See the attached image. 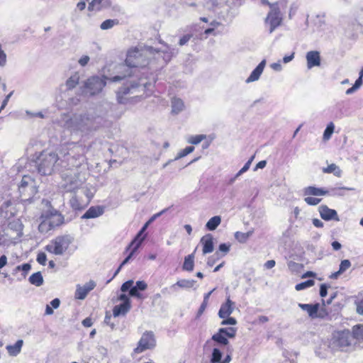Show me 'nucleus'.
Masks as SVG:
<instances>
[{
	"label": "nucleus",
	"mask_w": 363,
	"mask_h": 363,
	"mask_svg": "<svg viewBox=\"0 0 363 363\" xmlns=\"http://www.w3.org/2000/svg\"><path fill=\"white\" fill-rule=\"evenodd\" d=\"M103 117L90 113L74 114L65 122V127L72 135H80L82 138L89 137L104 125Z\"/></svg>",
	"instance_id": "obj_1"
},
{
	"label": "nucleus",
	"mask_w": 363,
	"mask_h": 363,
	"mask_svg": "<svg viewBox=\"0 0 363 363\" xmlns=\"http://www.w3.org/2000/svg\"><path fill=\"white\" fill-rule=\"evenodd\" d=\"M155 49L152 47L131 48L127 53L125 64H121L116 67V74L111 79L113 82L122 80L133 73L131 69L145 67L148 65L147 55H153Z\"/></svg>",
	"instance_id": "obj_2"
},
{
	"label": "nucleus",
	"mask_w": 363,
	"mask_h": 363,
	"mask_svg": "<svg viewBox=\"0 0 363 363\" xmlns=\"http://www.w3.org/2000/svg\"><path fill=\"white\" fill-rule=\"evenodd\" d=\"M89 147L79 143H72L65 145L62 149V154L66 157L68 165L78 168L84 161L85 153Z\"/></svg>",
	"instance_id": "obj_3"
},
{
	"label": "nucleus",
	"mask_w": 363,
	"mask_h": 363,
	"mask_svg": "<svg viewBox=\"0 0 363 363\" xmlns=\"http://www.w3.org/2000/svg\"><path fill=\"white\" fill-rule=\"evenodd\" d=\"M147 84H149L147 82H140L137 84L131 82L130 84L123 86L117 91L118 102L119 104H126L129 102L137 101L139 99V95L129 96L139 93L140 88L142 91H144V89Z\"/></svg>",
	"instance_id": "obj_4"
},
{
	"label": "nucleus",
	"mask_w": 363,
	"mask_h": 363,
	"mask_svg": "<svg viewBox=\"0 0 363 363\" xmlns=\"http://www.w3.org/2000/svg\"><path fill=\"white\" fill-rule=\"evenodd\" d=\"M19 197L24 203H30L38 193V184L29 175H24L18 186Z\"/></svg>",
	"instance_id": "obj_5"
},
{
	"label": "nucleus",
	"mask_w": 363,
	"mask_h": 363,
	"mask_svg": "<svg viewBox=\"0 0 363 363\" xmlns=\"http://www.w3.org/2000/svg\"><path fill=\"white\" fill-rule=\"evenodd\" d=\"M62 181L61 187L65 191H74L76 189H81L85 181V177L78 169H70L64 172L62 176Z\"/></svg>",
	"instance_id": "obj_6"
},
{
	"label": "nucleus",
	"mask_w": 363,
	"mask_h": 363,
	"mask_svg": "<svg viewBox=\"0 0 363 363\" xmlns=\"http://www.w3.org/2000/svg\"><path fill=\"white\" fill-rule=\"evenodd\" d=\"M58 160L59 157L56 153L46 151L42 152L36 162L38 172L42 175L51 174L57 166Z\"/></svg>",
	"instance_id": "obj_7"
},
{
	"label": "nucleus",
	"mask_w": 363,
	"mask_h": 363,
	"mask_svg": "<svg viewBox=\"0 0 363 363\" xmlns=\"http://www.w3.org/2000/svg\"><path fill=\"white\" fill-rule=\"evenodd\" d=\"M74 241L70 235H64L56 237L45 247V250L55 255H63Z\"/></svg>",
	"instance_id": "obj_8"
},
{
	"label": "nucleus",
	"mask_w": 363,
	"mask_h": 363,
	"mask_svg": "<svg viewBox=\"0 0 363 363\" xmlns=\"http://www.w3.org/2000/svg\"><path fill=\"white\" fill-rule=\"evenodd\" d=\"M94 196L93 192L88 187H82L80 191L74 193L69 200V205L72 209H84L90 202Z\"/></svg>",
	"instance_id": "obj_9"
},
{
	"label": "nucleus",
	"mask_w": 363,
	"mask_h": 363,
	"mask_svg": "<svg viewBox=\"0 0 363 363\" xmlns=\"http://www.w3.org/2000/svg\"><path fill=\"white\" fill-rule=\"evenodd\" d=\"M113 77H108L103 76L102 77L94 76L87 79L84 84V92L86 94L94 95L99 93L106 85V80L113 82L111 79Z\"/></svg>",
	"instance_id": "obj_10"
},
{
	"label": "nucleus",
	"mask_w": 363,
	"mask_h": 363,
	"mask_svg": "<svg viewBox=\"0 0 363 363\" xmlns=\"http://www.w3.org/2000/svg\"><path fill=\"white\" fill-rule=\"evenodd\" d=\"M282 21V14L280 11L278 3H273L270 5V11L264 20L265 24L269 26V33L274 32L277 28L281 26Z\"/></svg>",
	"instance_id": "obj_11"
},
{
	"label": "nucleus",
	"mask_w": 363,
	"mask_h": 363,
	"mask_svg": "<svg viewBox=\"0 0 363 363\" xmlns=\"http://www.w3.org/2000/svg\"><path fill=\"white\" fill-rule=\"evenodd\" d=\"M352 335L348 330L340 331L334 334L332 344L334 347L347 351L353 344Z\"/></svg>",
	"instance_id": "obj_12"
},
{
	"label": "nucleus",
	"mask_w": 363,
	"mask_h": 363,
	"mask_svg": "<svg viewBox=\"0 0 363 363\" xmlns=\"http://www.w3.org/2000/svg\"><path fill=\"white\" fill-rule=\"evenodd\" d=\"M23 224L19 218L9 221L5 230V235L9 240H17L23 235Z\"/></svg>",
	"instance_id": "obj_13"
},
{
	"label": "nucleus",
	"mask_w": 363,
	"mask_h": 363,
	"mask_svg": "<svg viewBox=\"0 0 363 363\" xmlns=\"http://www.w3.org/2000/svg\"><path fill=\"white\" fill-rule=\"evenodd\" d=\"M155 346V340L152 332H146L142 335L135 352L140 353Z\"/></svg>",
	"instance_id": "obj_14"
},
{
	"label": "nucleus",
	"mask_w": 363,
	"mask_h": 363,
	"mask_svg": "<svg viewBox=\"0 0 363 363\" xmlns=\"http://www.w3.org/2000/svg\"><path fill=\"white\" fill-rule=\"evenodd\" d=\"M96 286V282L93 280H90L84 286L77 284L74 293V298L76 299L84 300L86 297L87 294L92 291Z\"/></svg>",
	"instance_id": "obj_15"
},
{
	"label": "nucleus",
	"mask_w": 363,
	"mask_h": 363,
	"mask_svg": "<svg viewBox=\"0 0 363 363\" xmlns=\"http://www.w3.org/2000/svg\"><path fill=\"white\" fill-rule=\"evenodd\" d=\"M318 211L322 219L325 220L339 221L340 218L335 210L328 208L326 205H321L318 207Z\"/></svg>",
	"instance_id": "obj_16"
},
{
	"label": "nucleus",
	"mask_w": 363,
	"mask_h": 363,
	"mask_svg": "<svg viewBox=\"0 0 363 363\" xmlns=\"http://www.w3.org/2000/svg\"><path fill=\"white\" fill-rule=\"evenodd\" d=\"M45 215L54 228L61 225L65 222L64 216L55 209L50 211Z\"/></svg>",
	"instance_id": "obj_17"
},
{
	"label": "nucleus",
	"mask_w": 363,
	"mask_h": 363,
	"mask_svg": "<svg viewBox=\"0 0 363 363\" xmlns=\"http://www.w3.org/2000/svg\"><path fill=\"white\" fill-rule=\"evenodd\" d=\"M306 59L308 69L320 65V56L318 51L313 50L308 52L306 55Z\"/></svg>",
	"instance_id": "obj_18"
},
{
	"label": "nucleus",
	"mask_w": 363,
	"mask_h": 363,
	"mask_svg": "<svg viewBox=\"0 0 363 363\" xmlns=\"http://www.w3.org/2000/svg\"><path fill=\"white\" fill-rule=\"evenodd\" d=\"M234 302H233L228 297L225 303H223L218 311V316L220 318H226L230 316L234 311Z\"/></svg>",
	"instance_id": "obj_19"
},
{
	"label": "nucleus",
	"mask_w": 363,
	"mask_h": 363,
	"mask_svg": "<svg viewBox=\"0 0 363 363\" xmlns=\"http://www.w3.org/2000/svg\"><path fill=\"white\" fill-rule=\"evenodd\" d=\"M213 238L211 234H207L201 239V243L203 245V254H208L213 251Z\"/></svg>",
	"instance_id": "obj_20"
},
{
	"label": "nucleus",
	"mask_w": 363,
	"mask_h": 363,
	"mask_svg": "<svg viewBox=\"0 0 363 363\" xmlns=\"http://www.w3.org/2000/svg\"><path fill=\"white\" fill-rule=\"evenodd\" d=\"M111 6V0H92L89 4L88 9L99 11L109 8Z\"/></svg>",
	"instance_id": "obj_21"
},
{
	"label": "nucleus",
	"mask_w": 363,
	"mask_h": 363,
	"mask_svg": "<svg viewBox=\"0 0 363 363\" xmlns=\"http://www.w3.org/2000/svg\"><path fill=\"white\" fill-rule=\"evenodd\" d=\"M266 65V60H263L257 67L256 68L251 72L250 75L248 77V78L245 80L246 83H250L255 81H257L262 73L263 72V70L264 69Z\"/></svg>",
	"instance_id": "obj_22"
},
{
	"label": "nucleus",
	"mask_w": 363,
	"mask_h": 363,
	"mask_svg": "<svg viewBox=\"0 0 363 363\" xmlns=\"http://www.w3.org/2000/svg\"><path fill=\"white\" fill-rule=\"evenodd\" d=\"M160 43L164 45L166 47V49L162 51L155 49L154 53L162 52L163 54L162 57L165 63H167L171 60L172 57L177 53V51L174 48H171L169 45L164 43L162 40H160Z\"/></svg>",
	"instance_id": "obj_23"
},
{
	"label": "nucleus",
	"mask_w": 363,
	"mask_h": 363,
	"mask_svg": "<svg viewBox=\"0 0 363 363\" xmlns=\"http://www.w3.org/2000/svg\"><path fill=\"white\" fill-rule=\"evenodd\" d=\"M319 304H306V303H298V307L303 311H305L311 318H316L318 317V311L319 309Z\"/></svg>",
	"instance_id": "obj_24"
},
{
	"label": "nucleus",
	"mask_w": 363,
	"mask_h": 363,
	"mask_svg": "<svg viewBox=\"0 0 363 363\" xmlns=\"http://www.w3.org/2000/svg\"><path fill=\"white\" fill-rule=\"evenodd\" d=\"M150 223H148V222L147 221L143 226V228L140 229V230L138 232L135 239L130 242V246H134V250H137L140 246L143 241L145 240L146 235H143V233H145Z\"/></svg>",
	"instance_id": "obj_25"
},
{
	"label": "nucleus",
	"mask_w": 363,
	"mask_h": 363,
	"mask_svg": "<svg viewBox=\"0 0 363 363\" xmlns=\"http://www.w3.org/2000/svg\"><path fill=\"white\" fill-rule=\"evenodd\" d=\"M130 303H122L113 307V315L114 317L125 315L130 309Z\"/></svg>",
	"instance_id": "obj_26"
},
{
	"label": "nucleus",
	"mask_w": 363,
	"mask_h": 363,
	"mask_svg": "<svg viewBox=\"0 0 363 363\" xmlns=\"http://www.w3.org/2000/svg\"><path fill=\"white\" fill-rule=\"evenodd\" d=\"M104 213V209L100 206H91L82 216L83 219L94 218L101 216Z\"/></svg>",
	"instance_id": "obj_27"
},
{
	"label": "nucleus",
	"mask_w": 363,
	"mask_h": 363,
	"mask_svg": "<svg viewBox=\"0 0 363 363\" xmlns=\"http://www.w3.org/2000/svg\"><path fill=\"white\" fill-rule=\"evenodd\" d=\"M304 196H325L328 194V191L323 188L315 186H308L303 190Z\"/></svg>",
	"instance_id": "obj_28"
},
{
	"label": "nucleus",
	"mask_w": 363,
	"mask_h": 363,
	"mask_svg": "<svg viewBox=\"0 0 363 363\" xmlns=\"http://www.w3.org/2000/svg\"><path fill=\"white\" fill-rule=\"evenodd\" d=\"M171 106L172 113L174 114L179 113L185 107L184 101L181 99L177 97L172 98L171 101Z\"/></svg>",
	"instance_id": "obj_29"
},
{
	"label": "nucleus",
	"mask_w": 363,
	"mask_h": 363,
	"mask_svg": "<svg viewBox=\"0 0 363 363\" xmlns=\"http://www.w3.org/2000/svg\"><path fill=\"white\" fill-rule=\"evenodd\" d=\"M23 345V340H18L14 345H7L6 348L11 356L16 357L21 352Z\"/></svg>",
	"instance_id": "obj_30"
},
{
	"label": "nucleus",
	"mask_w": 363,
	"mask_h": 363,
	"mask_svg": "<svg viewBox=\"0 0 363 363\" xmlns=\"http://www.w3.org/2000/svg\"><path fill=\"white\" fill-rule=\"evenodd\" d=\"M351 267V262L349 259H344L340 262L339 270L334 273H332L330 275V278L333 279H336L339 277L340 274L344 273L346 270H347Z\"/></svg>",
	"instance_id": "obj_31"
},
{
	"label": "nucleus",
	"mask_w": 363,
	"mask_h": 363,
	"mask_svg": "<svg viewBox=\"0 0 363 363\" xmlns=\"http://www.w3.org/2000/svg\"><path fill=\"white\" fill-rule=\"evenodd\" d=\"M41 218L43 220L39 224L38 230L41 233H48V231L54 229L52 225H51L50 222L48 219V218L45 216V214H43L41 216Z\"/></svg>",
	"instance_id": "obj_32"
},
{
	"label": "nucleus",
	"mask_w": 363,
	"mask_h": 363,
	"mask_svg": "<svg viewBox=\"0 0 363 363\" xmlns=\"http://www.w3.org/2000/svg\"><path fill=\"white\" fill-rule=\"evenodd\" d=\"M194 267V253L185 257L183 264V269L188 272H192Z\"/></svg>",
	"instance_id": "obj_33"
},
{
	"label": "nucleus",
	"mask_w": 363,
	"mask_h": 363,
	"mask_svg": "<svg viewBox=\"0 0 363 363\" xmlns=\"http://www.w3.org/2000/svg\"><path fill=\"white\" fill-rule=\"evenodd\" d=\"M196 283L194 279H181L177 281L176 284H173L171 288L174 289L176 286H179L184 289L192 288Z\"/></svg>",
	"instance_id": "obj_34"
},
{
	"label": "nucleus",
	"mask_w": 363,
	"mask_h": 363,
	"mask_svg": "<svg viewBox=\"0 0 363 363\" xmlns=\"http://www.w3.org/2000/svg\"><path fill=\"white\" fill-rule=\"evenodd\" d=\"M322 171L323 173L325 174H333L335 176L338 177H340L342 174V170L335 164H331L328 165L327 167H323L322 169Z\"/></svg>",
	"instance_id": "obj_35"
},
{
	"label": "nucleus",
	"mask_w": 363,
	"mask_h": 363,
	"mask_svg": "<svg viewBox=\"0 0 363 363\" xmlns=\"http://www.w3.org/2000/svg\"><path fill=\"white\" fill-rule=\"evenodd\" d=\"M220 222L221 218L219 216H216L209 219L206 227L208 230H214L220 224Z\"/></svg>",
	"instance_id": "obj_36"
},
{
	"label": "nucleus",
	"mask_w": 363,
	"mask_h": 363,
	"mask_svg": "<svg viewBox=\"0 0 363 363\" xmlns=\"http://www.w3.org/2000/svg\"><path fill=\"white\" fill-rule=\"evenodd\" d=\"M29 281L31 284L40 286L43 284V277L40 272L33 274L29 277Z\"/></svg>",
	"instance_id": "obj_37"
},
{
	"label": "nucleus",
	"mask_w": 363,
	"mask_h": 363,
	"mask_svg": "<svg viewBox=\"0 0 363 363\" xmlns=\"http://www.w3.org/2000/svg\"><path fill=\"white\" fill-rule=\"evenodd\" d=\"M352 337L353 340H363V325H356L352 328Z\"/></svg>",
	"instance_id": "obj_38"
},
{
	"label": "nucleus",
	"mask_w": 363,
	"mask_h": 363,
	"mask_svg": "<svg viewBox=\"0 0 363 363\" xmlns=\"http://www.w3.org/2000/svg\"><path fill=\"white\" fill-rule=\"evenodd\" d=\"M223 356V353L219 348L215 347L213 349L211 357L210 362L211 363H220L221 362V358Z\"/></svg>",
	"instance_id": "obj_39"
},
{
	"label": "nucleus",
	"mask_w": 363,
	"mask_h": 363,
	"mask_svg": "<svg viewBox=\"0 0 363 363\" xmlns=\"http://www.w3.org/2000/svg\"><path fill=\"white\" fill-rule=\"evenodd\" d=\"M212 340L225 346H228L229 341L227 337L219 331L212 336Z\"/></svg>",
	"instance_id": "obj_40"
},
{
	"label": "nucleus",
	"mask_w": 363,
	"mask_h": 363,
	"mask_svg": "<svg viewBox=\"0 0 363 363\" xmlns=\"http://www.w3.org/2000/svg\"><path fill=\"white\" fill-rule=\"evenodd\" d=\"M119 21L118 19H107L101 23L100 28L101 30H108L112 28L113 26L118 25Z\"/></svg>",
	"instance_id": "obj_41"
},
{
	"label": "nucleus",
	"mask_w": 363,
	"mask_h": 363,
	"mask_svg": "<svg viewBox=\"0 0 363 363\" xmlns=\"http://www.w3.org/2000/svg\"><path fill=\"white\" fill-rule=\"evenodd\" d=\"M252 231H249L247 233H242V232L238 231L235 233V238L238 242H240L241 243H244L252 235Z\"/></svg>",
	"instance_id": "obj_42"
},
{
	"label": "nucleus",
	"mask_w": 363,
	"mask_h": 363,
	"mask_svg": "<svg viewBox=\"0 0 363 363\" xmlns=\"http://www.w3.org/2000/svg\"><path fill=\"white\" fill-rule=\"evenodd\" d=\"M79 77L78 74L71 76L66 82V86L69 89L74 88L79 83Z\"/></svg>",
	"instance_id": "obj_43"
},
{
	"label": "nucleus",
	"mask_w": 363,
	"mask_h": 363,
	"mask_svg": "<svg viewBox=\"0 0 363 363\" xmlns=\"http://www.w3.org/2000/svg\"><path fill=\"white\" fill-rule=\"evenodd\" d=\"M334 129H335L334 123L333 122H330L328 124V125L323 133V138L324 140H328L331 138V136L334 132Z\"/></svg>",
	"instance_id": "obj_44"
},
{
	"label": "nucleus",
	"mask_w": 363,
	"mask_h": 363,
	"mask_svg": "<svg viewBox=\"0 0 363 363\" xmlns=\"http://www.w3.org/2000/svg\"><path fill=\"white\" fill-rule=\"evenodd\" d=\"M218 331L226 337L233 338L235 336L237 330L235 328H220Z\"/></svg>",
	"instance_id": "obj_45"
},
{
	"label": "nucleus",
	"mask_w": 363,
	"mask_h": 363,
	"mask_svg": "<svg viewBox=\"0 0 363 363\" xmlns=\"http://www.w3.org/2000/svg\"><path fill=\"white\" fill-rule=\"evenodd\" d=\"M194 150V147H193V146H188V147H185L184 149L180 150L178 152L177 155L174 158V160H179V159L186 156L187 155L191 153Z\"/></svg>",
	"instance_id": "obj_46"
},
{
	"label": "nucleus",
	"mask_w": 363,
	"mask_h": 363,
	"mask_svg": "<svg viewBox=\"0 0 363 363\" xmlns=\"http://www.w3.org/2000/svg\"><path fill=\"white\" fill-rule=\"evenodd\" d=\"M215 289H213L212 291H209L208 293H207V294H206L204 295L203 303L200 306V308H199V311H198V315H201L203 313V311H205V309H206V308L207 306V304H208V300L211 294L213 293V291Z\"/></svg>",
	"instance_id": "obj_47"
},
{
	"label": "nucleus",
	"mask_w": 363,
	"mask_h": 363,
	"mask_svg": "<svg viewBox=\"0 0 363 363\" xmlns=\"http://www.w3.org/2000/svg\"><path fill=\"white\" fill-rule=\"evenodd\" d=\"M314 284H315V281L313 280L309 279L304 282H301L300 284H296L295 286V289L296 291H301V290H303V289H305L306 288L313 286Z\"/></svg>",
	"instance_id": "obj_48"
},
{
	"label": "nucleus",
	"mask_w": 363,
	"mask_h": 363,
	"mask_svg": "<svg viewBox=\"0 0 363 363\" xmlns=\"http://www.w3.org/2000/svg\"><path fill=\"white\" fill-rule=\"evenodd\" d=\"M206 138V135H196L191 136L189 140L188 143L193 144V145H198L203 140H204Z\"/></svg>",
	"instance_id": "obj_49"
},
{
	"label": "nucleus",
	"mask_w": 363,
	"mask_h": 363,
	"mask_svg": "<svg viewBox=\"0 0 363 363\" xmlns=\"http://www.w3.org/2000/svg\"><path fill=\"white\" fill-rule=\"evenodd\" d=\"M222 258V256H220V252L218 251L215 252V254L208 258L207 260V265L209 267H212L217 260Z\"/></svg>",
	"instance_id": "obj_50"
},
{
	"label": "nucleus",
	"mask_w": 363,
	"mask_h": 363,
	"mask_svg": "<svg viewBox=\"0 0 363 363\" xmlns=\"http://www.w3.org/2000/svg\"><path fill=\"white\" fill-rule=\"evenodd\" d=\"M230 248V245L227 243H222L219 245V252L220 254V256L224 257L225 255H227Z\"/></svg>",
	"instance_id": "obj_51"
},
{
	"label": "nucleus",
	"mask_w": 363,
	"mask_h": 363,
	"mask_svg": "<svg viewBox=\"0 0 363 363\" xmlns=\"http://www.w3.org/2000/svg\"><path fill=\"white\" fill-rule=\"evenodd\" d=\"M304 201L307 204L310 206H316L321 201V199L308 196L305 197Z\"/></svg>",
	"instance_id": "obj_52"
},
{
	"label": "nucleus",
	"mask_w": 363,
	"mask_h": 363,
	"mask_svg": "<svg viewBox=\"0 0 363 363\" xmlns=\"http://www.w3.org/2000/svg\"><path fill=\"white\" fill-rule=\"evenodd\" d=\"M354 303L357 307V313L363 315V297L362 298H357Z\"/></svg>",
	"instance_id": "obj_53"
},
{
	"label": "nucleus",
	"mask_w": 363,
	"mask_h": 363,
	"mask_svg": "<svg viewBox=\"0 0 363 363\" xmlns=\"http://www.w3.org/2000/svg\"><path fill=\"white\" fill-rule=\"evenodd\" d=\"M133 283H134V281H133V280H128V281H127L124 282V283L122 284L121 287V291H123V292H126V291H128V290L130 291V289H131L132 287H133Z\"/></svg>",
	"instance_id": "obj_54"
},
{
	"label": "nucleus",
	"mask_w": 363,
	"mask_h": 363,
	"mask_svg": "<svg viewBox=\"0 0 363 363\" xmlns=\"http://www.w3.org/2000/svg\"><path fill=\"white\" fill-rule=\"evenodd\" d=\"M232 352H233L232 347L230 346H228L227 347V355L225 356L224 359L223 361H221V362H220V363H230V362L232 359V357H231Z\"/></svg>",
	"instance_id": "obj_55"
},
{
	"label": "nucleus",
	"mask_w": 363,
	"mask_h": 363,
	"mask_svg": "<svg viewBox=\"0 0 363 363\" xmlns=\"http://www.w3.org/2000/svg\"><path fill=\"white\" fill-rule=\"evenodd\" d=\"M288 267L291 272H298L301 267V264L295 262L290 261L288 263Z\"/></svg>",
	"instance_id": "obj_56"
},
{
	"label": "nucleus",
	"mask_w": 363,
	"mask_h": 363,
	"mask_svg": "<svg viewBox=\"0 0 363 363\" xmlns=\"http://www.w3.org/2000/svg\"><path fill=\"white\" fill-rule=\"evenodd\" d=\"M31 269V265L28 263H25L21 265L22 277L25 278Z\"/></svg>",
	"instance_id": "obj_57"
},
{
	"label": "nucleus",
	"mask_w": 363,
	"mask_h": 363,
	"mask_svg": "<svg viewBox=\"0 0 363 363\" xmlns=\"http://www.w3.org/2000/svg\"><path fill=\"white\" fill-rule=\"evenodd\" d=\"M133 288L137 290L145 291L147 288V285L144 281H138Z\"/></svg>",
	"instance_id": "obj_58"
},
{
	"label": "nucleus",
	"mask_w": 363,
	"mask_h": 363,
	"mask_svg": "<svg viewBox=\"0 0 363 363\" xmlns=\"http://www.w3.org/2000/svg\"><path fill=\"white\" fill-rule=\"evenodd\" d=\"M237 323V320L235 318L233 317H227V319H225L221 322L222 325H235Z\"/></svg>",
	"instance_id": "obj_59"
},
{
	"label": "nucleus",
	"mask_w": 363,
	"mask_h": 363,
	"mask_svg": "<svg viewBox=\"0 0 363 363\" xmlns=\"http://www.w3.org/2000/svg\"><path fill=\"white\" fill-rule=\"evenodd\" d=\"M47 256L44 252H40L37 256V261L42 265H45Z\"/></svg>",
	"instance_id": "obj_60"
},
{
	"label": "nucleus",
	"mask_w": 363,
	"mask_h": 363,
	"mask_svg": "<svg viewBox=\"0 0 363 363\" xmlns=\"http://www.w3.org/2000/svg\"><path fill=\"white\" fill-rule=\"evenodd\" d=\"M111 315L108 312H106L105 318H104V323L106 324L107 325L110 326L111 329H113L115 327V324L113 323H111Z\"/></svg>",
	"instance_id": "obj_61"
},
{
	"label": "nucleus",
	"mask_w": 363,
	"mask_h": 363,
	"mask_svg": "<svg viewBox=\"0 0 363 363\" xmlns=\"http://www.w3.org/2000/svg\"><path fill=\"white\" fill-rule=\"evenodd\" d=\"M250 167V161H247L245 165L242 167V169L235 174V177H239L243 173L247 172Z\"/></svg>",
	"instance_id": "obj_62"
},
{
	"label": "nucleus",
	"mask_w": 363,
	"mask_h": 363,
	"mask_svg": "<svg viewBox=\"0 0 363 363\" xmlns=\"http://www.w3.org/2000/svg\"><path fill=\"white\" fill-rule=\"evenodd\" d=\"M26 114L27 115V116L29 118H34V117H38V118H44V115L42 112H36V113H32L29 111H26Z\"/></svg>",
	"instance_id": "obj_63"
},
{
	"label": "nucleus",
	"mask_w": 363,
	"mask_h": 363,
	"mask_svg": "<svg viewBox=\"0 0 363 363\" xmlns=\"http://www.w3.org/2000/svg\"><path fill=\"white\" fill-rule=\"evenodd\" d=\"M138 291L139 290H137L135 288L132 287L129 291V295L138 298H142V295Z\"/></svg>",
	"instance_id": "obj_64"
}]
</instances>
